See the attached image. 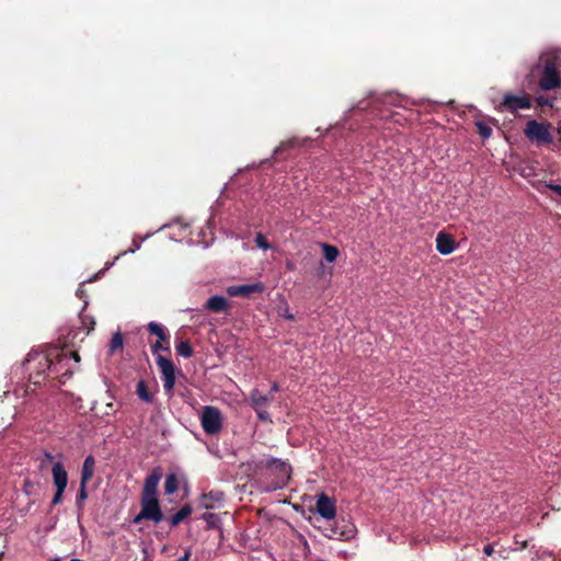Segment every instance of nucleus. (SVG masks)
I'll use <instances>...</instances> for the list:
<instances>
[{
	"label": "nucleus",
	"mask_w": 561,
	"mask_h": 561,
	"mask_svg": "<svg viewBox=\"0 0 561 561\" xmlns=\"http://www.w3.org/2000/svg\"><path fill=\"white\" fill-rule=\"evenodd\" d=\"M80 357L77 352L51 348L48 353L33 352L26 359L32 370L30 378L41 383V377L47 371L49 376L62 378L70 376L78 366Z\"/></svg>",
	"instance_id": "obj_1"
},
{
	"label": "nucleus",
	"mask_w": 561,
	"mask_h": 561,
	"mask_svg": "<svg viewBox=\"0 0 561 561\" xmlns=\"http://www.w3.org/2000/svg\"><path fill=\"white\" fill-rule=\"evenodd\" d=\"M560 60L551 55L540 57L539 64L531 70L530 76L535 77L537 72L541 73L539 87L542 90H553L561 83Z\"/></svg>",
	"instance_id": "obj_2"
},
{
	"label": "nucleus",
	"mask_w": 561,
	"mask_h": 561,
	"mask_svg": "<svg viewBox=\"0 0 561 561\" xmlns=\"http://www.w3.org/2000/svg\"><path fill=\"white\" fill-rule=\"evenodd\" d=\"M222 414L219 409L207 405L201 411V423L204 432L208 435H216L222 428Z\"/></svg>",
	"instance_id": "obj_3"
},
{
	"label": "nucleus",
	"mask_w": 561,
	"mask_h": 561,
	"mask_svg": "<svg viewBox=\"0 0 561 561\" xmlns=\"http://www.w3.org/2000/svg\"><path fill=\"white\" fill-rule=\"evenodd\" d=\"M524 133L529 140L537 145H546L552 141L549 124L529 121L526 124Z\"/></svg>",
	"instance_id": "obj_4"
},
{
	"label": "nucleus",
	"mask_w": 561,
	"mask_h": 561,
	"mask_svg": "<svg viewBox=\"0 0 561 561\" xmlns=\"http://www.w3.org/2000/svg\"><path fill=\"white\" fill-rule=\"evenodd\" d=\"M141 510L134 518L135 524H139L144 519L152 520L156 524L163 519L158 499L141 497Z\"/></svg>",
	"instance_id": "obj_5"
},
{
	"label": "nucleus",
	"mask_w": 561,
	"mask_h": 561,
	"mask_svg": "<svg viewBox=\"0 0 561 561\" xmlns=\"http://www.w3.org/2000/svg\"><path fill=\"white\" fill-rule=\"evenodd\" d=\"M157 364L162 374L163 388L170 393L172 392L175 383L174 365L170 359L161 355L157 357Z\"/></svg>",
	"instance_id": "obj_6"
},
{
	"label": "nucleus",
	"mask_w": 561,
	"mask_h": 561,
	"mask_svg": "<svg viewBox=\"0 0 561 561\" xmlns=\"http://www.w3.org/2000/svg\"><path fill=\"white\" fill-rule=\"evenodd\" d=\"M264 290V285L260 282L245 284V285H234L229 286L227 288V294L231 297L242 296L249 297L254 293H262Z\"/></svg>",
	"instance_id": "obj_7"
},
{
	"label": "nucleus",
	"mask_w": 561,
	"mask_h": 561,
	"mask_svg": "<svg viewBox=\"0 0 561 561\" xmlns=\"http://www.w3.org/2000/svg\"><path fill=\"white\" fill-rule=\"evenodd\" d=\"M317 512L325 519H333L336 514L335 503L325 494L319 495L316 503Z\"/></svg>",
	"instance_id": "obj_8"
},
{
	"label": "nucleus",
	"mask_w": 561,
	"mask_h": 561,
	"mask_svg": "<svg viewBox=\"0 0 561 561\" xmlns=\"http://www.w3.org/2000/svg\"><path fill=\"white\" fill-rule=\"evenodd\" d=\"M503 106L511 111H517L523 108H529L530 107V101L529 98L525 94L523 95H513V94H506L503 100Z\"/></svg>",
	"instance_id": "obj_9"
},
{
	"label": "nucleus",
	"mask_w": 561,
	"mask_h": 561,
	"mask_svg": "<svg viewBox=\"0 0 561 561\" xmlns=\"http://www.w3.org/2000/svg\"><path fill=\"white\" fill-rule=\"evenodd\" d=\"M160 480L161 473L159 471H153L150 473L145 480L141 497L157 499V490Z\"/></svg>",
	"instance_id": "obj_10"
},
{
	"label": "nucleus",
	"mask_w": 561,
	"mask_h": 561,
	"mask_svg": "<svg viewBox=\"0 0 561 561\" xmlns=\"http://www.w3.org/2000/svg\"><path fill=\"white\" fill-rule=\"evenodd\" d=\"M436 249L443 255L453 253L456 249L454 238L445 232H438L436 237Z\"/></svg>",
	"instance_id": "obj_11"
},
{
	"label": "nucleus",
	"mask_w": 561,
	"mask_h": 561,
	"mask_svg": "<svg viewBox=\"0 0 561 561\" xmlns=\"http://www.w3.org/2000/svg\"><path fill=\"white\" fill-rule=\"evenodd\" d=\"M51 474L55 488L66 490L68 484V474L60 462H55L53 465Z\"/></svg>",
	"instance_id": "obj_12"
},
{
	"label": "nucleus",
	"mask_w": 561,
	"mask_h": 561,
	"mask_svg": "<svg viewBox=\"0 0 561 561\" xmlns=\"http://www.w3.org/2000/svg\"><path fill=\"white\" fill-rule=\"evenodd\" d=\"M207 309L214 312H219L228 307V301L222 296H213L206 302Z\"/></svg>",
	"instance_id": "obj_13"
},
{
	"label": "nucleus",
	"mask_w": 561,
	"mask_h": 561,
	"mask_svg": "<svg viewBox=\"0 0 561 561\" xmlns=\"http://www.w3.org/2000/svg\"><path fill=\"white\" fill-rule=\"evenodd\" d=\"M272 400V396L263 394L259 390H253L250 396L251 405L255 409H261Z\"/></svg>",
	"instance_id": "obj_14"
},
{
	"label": "nucleus",
	"mask_w": 561,
	"mask_h": 561,
	"mask_svg": "<svg viewBox=\"0 0 561 561\" xmlns=\"http://www.w3.org/2000/svg\"><path fill=\"white\" fill-rule=\"evenodd\" d=\"M94 466H95L94 458L92 456H88L84 459V462L82 466V471H81V481H83V483H88V481L92 478V476L94 473Z\"/></svg>",
	"instance_id": "obj_15"
},
{
	"label": "nucleus",
	"mask_w": 561,
	"mask_h": 561,
	"mask_svg": "<svg viewBox=\"0 0 561 561\" xmlns=\"http://www.w3.org/2000/svg\"><path fill=\"white\" fill-rule=\"evenodd\" d=\"M192 514V507L184 505L171 517V525L176 526Z\"/></svg>",
	"instance_id": "obj_16"
},
{
	"label": "nucleus",
	"mask_w": 561,
	"mask_h": 561,
	"mask_svg": "<svg viewBox=\"0 0 561 561\" xmlns=\"http://www.w3.org/2000/svg\"><path fill=\"white\" fill-rule=\"evenodd\" d=\"M148 330L151 334L156 335L160 341L169 340V336L167 335L164 328L157 322H150L148 324Z\"/></svg>",
	"instance_id": "obj_17"
},
{
	"label": "nucleus",
	"mask_w": 561,
	"mask_h": 561,
	"mask_svg": "<svg viewBox=\"0 0 561 561\" xmlns=\"http://www.w3.org/2000/svg\"><path fill=\"white\" fill-rule=\"evenodd\" d=\"M323 256L328 262H334L339 256V250L334 245L322 243Z\"/></svg>",
	"instance_id": "obj_18"
},
{
	"label": "nucleus",
	"mask_w": 561,
	"mask_h": 561,
	"mask_svg": "<svg viewBox=\"0 0 561 561\" xmlns=\"http://www.w3.org/2000/svg\"><path fill=\"white\" fill-rule=\"evenodd\" d=\"M179 486L178 478L175 474H169L165 479L164 490L167 494H173Z\"/></svg>",
	"instance_id": "obj_19"
},
{
	"label": "nucleus",
	"mask_w": 561,
	"mask_h": 561,
	"mask_svg": "<svg viewBox=\"0 0 561 561\" xmlns=\"http://www.w3.org/2000/svg\"><path fill=\"white\" fill-rule=\"evenodd\" d=\"M176 352L179 355L188 358L193 354L191 344L187 341H182L176 345Z\"/></svg>",
	"instance_id": "obj_20"
},
{
	"label": "nucleus",
	"mask_w": 561,
	"mask_h": 561,
	"mask_svg": "<svg viewBox=\"0 0 561 561\" xmlns=\"http://www.w3.org/2000/svg\"><path fill=\"white\" fill-rule=\"evenodd\" d=\"M123 348V337L119 332L113 334L111 343H110V353H115L118 350Z\"/></svg>",
	"instance_id": "obj_21"
},
{
	"label": "nucleus",
	"mask_w": 561,
	"mask_h": 561,
	"mask_svg": "<svg viewBox=\"0 0 561 561\" xmlns=\"http://www.w3.org/2000/svg\"><path fill=\"white\" fill-rule=\"evenodd\" d=\"M137 394L145 402H150L152 400L149 391L147 390V386L144 381H139L137 385Z\"/></svg>",
	"instance_id": "obj_22"
},
{
	"label": "nucleus",
	"mask_w": 561,
	"mask_h": 561,
	"mask_svg": "<svg viewBox=\"0 0 561 561\" xmlns=\"http://www.w3.org/2000/svg\"><path fill=\"white\" fill-rule=\"evenodd\" d=\"M254 241L256 247L262 250L271 249V244L267 242L266 238L262 233H256Z\"/></svg>",
	"instance_id": "obj_23"
},
{
	"label": "nucleus",
	"mask_w": 561,
	"mask_h": 561,
	"mask_svg": "<svg viewBox=\"0 0 561 561\" xmlns=\"http://www.w3.org/2000/svg\"><path fill=\"white\" fill-rule=\"evenodd\" d=\"M211 499L220 501L221 500V495L218 494V493H216V494L209 493L208 495H204L203 499H202V505L205 508H211L213 507V504L210 503Z\"/></svg>",
	"instance_id": "obj_24"
},
{
	"label": "nucleus",
	"mask_w": 561,
	"mask_h": 561,
	"mask_svg": "<svg viewBox=\"0 0 561 561\" xmlns=\"http://www.w3.org/2000/svg\"><path fill=\"white\" fill-rule=\"evenodd\" d=\"M477 126H478L479 133L482 137L488 138L491 136L492 129L489 126H486L483 123H478Z\"/></svg>",
	"instance_id": "obj_25"
},
{
	"label": "nucleus",
	"mask_w": 561,
	"mask_h": 561,
	"mask_svg": "<svg viewBox=\"0 0 561 561\" xmlns=\"http://www.w3.org/2000/svg\"><path fill=\"white\" fill-rule=\"evenodd\" d=\"M87 497H88V493H87V483H83V481H80V490H79V495H78V503H79V505H80V504H81V502H83Z\"/></svg>",
	"instance_id": "obj_26"
},
{
	"label": "nucleus",
	"mask_w": 561,
	"mask_h": 561,
	"mask_svg": "<svg viewBox=\"0 0 561 561\" xmlns=\"http://www.w3.org/2000/svg\"><path fill=\"white\" fill-rule=\"evenodd\" d=\"M64 492L65 490L56 489V493L51 500V505H58L61 502Z\"/></svg>",
	"instance_id": "obj_27"
},
{
	"label": "nucleus",
	"mask_w": 561,
	"mask_h": 561,
	"mask_svg": "<svg viewBox=\"0 0 561 561\" xmlns=\"http://www.w3.org/2000/svg\"><path fill=\"white\" fill-rule=\"evenodd\" d=\"M546 186L548 188H550L551 191H553L554 193H557L559 196H561V185L548 183V184H546Z\"/></svg>",
	"instance_id": "obj_28"
},
{
	"label": "nucleus",
	"mask_w": 561,
	"mask_h": 561,
	"mask_svg": "<svg viewBox=\"0 0 561 561\" xmlns=\"http://www.w3.org/2000/svg\"><path fill=\"white\" fill-rule=\"evenodd\" d=\"M163 342H164V341H160V340H158V341H157V343L152 346V350H153L154 352H158L159 350H168V347H165V346L163 345Z\"/></svg>",
	"instance_id": "obj_29"
},
{
	"label": "nucleus",
	"mask_w": 561,
	"mask_h": 561,
	"mask_svg": "<svg viewBox=\"0 0 561 561\" xmlns=\"http://www.w3.org/2000/svg\"><path fill=\"white\" fill-rule=\"evenodd\" d=\"M257 410V415L261 420H264V421H270V416H268V413L266 411H262L260 409H256Z\"/></svg>",
	"instance_id": "obj_30"
},
{
	"label": "nucleus",
	"mask_w": 561,
	"mask_h": 561,
	"mask_svg": "<svg viewBox=\"0 0 561 561\" xmlns=\"http://www.w3.org/2000/svg\"><path fill=\"white\" fill-rule=\"evenodd\" d=\"M287 320H294V316L289 312L288 307H285V310L280 313Z\"/></svg>",
	"instance_id": "obj_31"
},
{
	"label": "nucleus",
	"mask_w": 561,
	"mask_h": 561,
	"mask_svg": "<svg viewBox=\"0 0 561 561\" xmlns=\"http://www.w3.org/2000/svg\"><path fill=\"white\" fill-rule=\"evenodd\" d=\"M282 471L284 474V478L287 480L289 478V467L285 463L282 465Z\"/></svg>",
	"instance_id": "obj_32"
},
{
	"label": "nucleus",
	"mask_w": 561,
	"mask_h": 561,
	"mask_svg": "<svg viewBox=\"0 0 561 561\" xmlns=\"http://www.w3.org/2000/svg\"><path fill=\"white\" fill-rule=\"evenodd\" d=\"M483 552L486 554V556H492L493 553V547L491 545H488L484 547L483 549Z\"/></svg>",
	"instance_id": "obj_33"
},
{
	"label": "nucleus",
	"mask_w": 561,
	"mask_h": 561,
	"mask_svg": "<svg viewBox=\"0 0 561 561\" xmlns=\"http://www.w3.org/2000/svg\"><path fill=\"white\" fill-rule=\"evenodd\" d=\"M190 557H191V552L190 550H187L183 557H181L180 559H178L176 561H188L190 560Z\"/></svg>",
	"instance_id": "obj_34"
},
{
	"label": "nucleus",
	"mask_w": 561,
	"mask_h": 561,
	"mask_svg": "<svg viewBox=\"0 0 561 561\" xmlns=\"http://www.w3.org/2000/svg\"><path fill=\"white\" fill-rule=\"evenodd\" d=\"M272 390L273 391H277L278 390V385L276 382L273 383Z\"/></svg>",
	"instance_id": "obj_35"
},
{
	"label": "nucleus",
	"mask_w": 561,
	"mask_h": 561,
	"mask_svg": "<svg viewBox=\"0 0 561 561\" xmlns=\"http://www.w3.org/2000/svg\"><path fill=\"white\" fill-rule=\"evenodd\" d=\"M55 561H59L58 559H56Z\"/></svg>",
	"instance_id": "obj_36"
}]
</instances>
